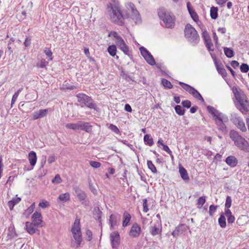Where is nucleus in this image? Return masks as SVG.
Listing matches in <instances>:
<instances>
[{"label": "nucleus", "instance_id": "obj_40", "mask_svg": "<svg viewBox=\"0 0 249 249\" xmlns=\"http://www.w3.org/2000/svg\"><path fill=\"white\" fill-rule=\"evenodd\" d=\"M147 164L148 168L151 171V172L153 173H157V170L154 164L153 163L152 161L148 160L147 161Z\"/></svg>", "mask_w": 249, "mask_h": 249}, {"label": "nucleus", "instance_id": "obj_58", "mask_svg": "<svg viewBox=\"0 0 249 249\" xmlns=\"http://www.w3.org/2000/svg\"><path fill=\"white\" fill-rule=\"evenodd\" d=\"M44 53L47 56H48L50 58V60H52L53 59V58L52 57V52L51 51V50H50L48 48H45V49L44 50Z\"/></svg>", "mask_w": 249, "mask_h": 249}, {"label": "nucleus", "instance_id": "obj_7", "mask_svg": "<svg viewBox=\"0 0 249 249\" xmlns=\"http://www.w3.org/2000/svg\"><path fill=\"white\" fill-rule=\"evenodd\" d=\"M76 97L77 98L78 102L80 103L81 104L83 105L90 109H93L95 110H97V106L91 97L83 93H78L76 95Z\"/></svg>", "mask_w": 249, "mask_h": 249}, {"label": "nucleus", "instance_id": "obj_50", "mask_svg": "<svg viewBox=\"0 0 249 249\" xmlns=\"http://www.w3.org/2000/svg\"><path fill=\"white\" fill-rule=\"evenodd\" d=\"M35 203H33L25 212V214L28 215L32 213L35 209Z\"/></svg>", "mask_w": 249, "mask_h": 249}, {"label": "nucleus", "instance_id": "obj_13", "mask_svg": "<svg viewBox=\"0 0 249 249\" xmlns=\"http://www.w3.org/2000/svg\"><path fill=\"white\" fill-rule=\"evenodd\" d=\"M187 226L185 224H180L175 228L171 234L174 237L177 238L183 234L187 231Z\"/></svg>", "mask_w": 249, "mask_h": 249}, {"label": "nucleus", "instance_id": "obj_27", "mask_svg": "<svg viewBox=\"0 0 249 249\" xmlns=\"http://www.w3.org/2000/svg\"><path fill=\"white\" fill-rule=\"evenodd\" d=\"M179 172L181 178L184 180H189V178L187 170L181 165L179 167Z\"/></svg>", "mask_w": 249, "mask_h": 249}, {"label": "nucleus", "instance_id": "obj_46", "mask_svg": "<svg viewBox=\"0 0 249 249\" xmlns=\"http://www.w3.org/2000/svg\"><path fill=\"white\" fill-rule=\"evenodd\" d=\"M240 71L241 72L246 73L249 71V66L246 63H243L240 66Z\"/></svg>", "mask_w": 249, "mask_h": 249}, {"label": "nucleus", "instance_id": "obj_10", "mask_svg": "<svg viewBox=\"0 0 249 249\" xmlns=\"http://www.w3.org/2000/svg\"><path fill=\"white\" fill-rule=\"evenodd\" d=\"M140 51L141 55L144 57L148 64L151 66H154L156 64V62L153 56L146 48L143 46L141 47L140 48Z\"/></svg>", "mask_w": 249, "mask_h": 249}, {"label": "nucleus", "instance_id": "obj_56", "mask_svg": "<svg viewBox=\"0 0 249 249\" xmlns=\"http://www.w3.org/2000/svg\"><path fill=\"white\" fill-rule=\"evenodd\" d=\"M62 179L59 174L55 175V177L52 179V182L54 184H57L61 182Z\"/></svg>", "mask_w": 249, "mask_h": 249}, {"label": "nucleus", "instance_id": "obj_36", "mask_svg": "<svg viewBox=\"0 0 249 249\" xmlns=\"http://www.w3.org/2000/svg\"><path fill=\"white\" fill-rule=\"evenodd\" d=\"M175 110L176 113L179 116H182L185 113V109H183L180 105L175 106Z\"/></svg>", "mask_w": 249, "mask_h": 249}, {"label": "nucleus", "instance_id": "obj_33", "mask_svg": "<svg viewBox=\"0 0 249 249\" xmlns=\"http://www.w3.org/2000/svg\"><path fill=\"white\" fill-rule=\"evenodd\" d=\"M218 223L221 228H225L226 226V218L223 213H221L218 218Z\"/></svg>", "mask_w": 249, "mask_h": 249}, {"label": "nucleus", "instance_id": "obj_28", "mask_svg": "<svg viewBox=\"0 0 249 249\" xmlns=\"http://www.w3.org/2000/svg\"><path fill=\"white\" fill-rule=\"evenodd\" d=\"M150 233L153 236H155L159 234H161V228L160 229L157 227L156 225H154L153 226H151L150 228Z\"/></svg>", "mask_w": 249, "mask_h": 249}, {"label": "nucleus", "instance_id": "obj_43", "mask_svg": "<svg viewBox=\"0 0 249 249\" xmlns=\"http://www.w3.org/2000/svg\"><path fill=\"white\" fill-rule=\"evenodd\" d=\"M218 206L211 205L209 207V213L211 216H213L214 213L216 212Z\"/></svg>", "mask_w": 249, "mask_h": 249}, {"label": "nucleus", "instance_id": "obj_25", "mask_svg": "<svg viewBox=\"0 0 249 249\" xmlns=\"http://www.w3.org/2000/svg\"><path fill=\"white\" fill-rule=\"evenodd\" d=\"M189 93L196 99L201 101L202 102H204V100L203 98L202 97L201 95L194 87L192 88V89Z\"/></svg>", "mask_w": 249, "mask_h": 249}, {"label": "nucleus", "instance_id": "obj_54", "mask_svg": "<svg viewBox=\"0 0 249 249\" xmlns=\"http://www.w3.org/2000/svg\"><path fill=\"white\" fill-rule=\"evenodd\" d=\"M89 164L91 166H92V167H93L94 168H99L101 165V164L100 162L96 161H93V160L90 161Z\"/></svg>", "mask_w": 249, "mask_h": 249}, {"label": "nucleus", "instance_id": "obj_17", "mask_svg": "<svg viewBox=\"0 0 249 249\" xmlns=\"http://www.w3.org/2000/svg\"><path fill=\"white\" fill-rule=\"evenodd\" d=\"M48 113V109H40L37 111L35 112L32 114L33 120H37L39 118L46 116Z\"/></svg>", "mask_w": 249, "mask_h": 249}, {"label": "nucleus", "instance_id": "obj_14", "mask_svg": "<svg viewBox=\"0 0 249 249\" xmlns=\"http://www.w3.org/2000/svg\"><path fill=\"white\" fill-rule=\"evenodd\" d=\"M40 213L36 212L34 213L32 216V222L33 224L37 227H42L43 222Z\"/></svg>", "mask_w": 249, "mask_h": 249}, {"label": "nucleus", "instance_id": "obj_38", "mask_svg": "<svg viewBox=\"0 0 249 249\" xmlns=\"http://www.w3.org/2000/svg\"><path fill=\"white\" fill-rule=\"evenodd\" d=\"M66 126L68 128L71 129L73 130H79V126H80L79 122H78L77 123H75V124H72V123L67 124L66 125Z\"/></svg>", "mask_w": 249, "mask_h": 249}, {"label": "nucleus", "instance_id": "obj_57", "mask_svg": "<svg viewBox=\"0 0 249 249\" xmlns=\"http://www.w3.org/2000/svg\"><path fill=\"white\" fill-rule=\"evenodd\" d=\"M149 209L148 208L147 200L146 198L143 199V211L147 213Z\"/></svg>", "mask_w": 249, "mask_h": 249}, {"label": "nucleus", "instance_id": "obj_11", "mask_svg": "<svg viewBox=\"0 0 249 249\" xmlns=\"http://www.w3.org/2000/svg\"><path fill=\"white\" fill-rule=\"evenodd\" d=\"M231 121L242 132L247 131V128L242 118L237 114H234L231 115Z\"/></svg>", "mask_w": 249, "mask_h": 249}, {"label": "nucleus", "instance_id": "obj_20", "mask_svg": "<svg viewBox=\"0 0 249 249\" xmlns=\"http://www.w3.org/2000/svg\"><path fill=\"white\" fill-rule=\"evenodd\" d=\"M225 162L231 167H234L237 164L238 160L235 156H229L226 159Z\"/></svg>", "mask_w": 249, "mask_h": 249}, {"label": "nucleus", "instance_id": "obj_51", "mask_svg": "<svg viewBox=\"0 0 249 249\" xmlns=\"http://www.w3.org/2000/svg\"><path fill=\"white\" fill-rule=\"evenodd\" d=\"M231 202L232 201L231 197L229 196H227L226 197V202L225 204V208H230L231 207Z\"/></svg>", "mask_w": 249, "mask_h": 249}, {"label": "nucleus", "instance_id": "obj_61", "mask_svg": "<svg viewBox=\"0 0 249 249\" xmlns=\"http://www.w3.org/2000/svg\"><path fill=\"white\" fill-rule=\"evenodd\" d=\"M228 224H232L234 222L235 217L233 215L227 217Z\"/></svg>", "mask_w": 249, "mask_h": 249}, {"label": "nucleus", "instance_id": "obj_44", "mask_svg": "<svg viewBox=\"0 0 249 249\" xmlns=\"http://www.w3.org/2000/svg\"><path fill=\"white\" fill-rule=\"evenodd\" d=\"M50 203L45 199H43L39 204V206L42 209H45L50 207Z\"/></svg>", "mask_w": 249, "mask_h": 249}, {"label": "nucleus", "instance_id": "obj_45", "mask_svg": "<svg viewBox=\"0 0 249 249\" xmlns=\"http://www.w3.org/2000/svg\"><path fill=\"white\" fill-rule=\"evenodd\" d=\"M207 50L210 52H213L214 51L213 45L212 42V40L208 42H204Z\"/></svg>", "mask_w": 249, "mask_h": 249}, {"label": "nucleus", "instance_id": "obj_19", "mask_svg": "<svg viewBox=\"0 0 249 249\" xmlns=\"http://www.w3.org/2000/svg\"><path fill=\"white\" fill-rule=\"evenodd\" d=\"M79 130L85 131L86 132L90 133L92 131V125L89 123L79 121Z\"/></svg>", "mask_w": 249, "mask_h": 249}, {"label": "nucleus", "instance_id": "obj_3", "mask_svg": "<svg viewBox=\"0 0 249 249\" xmlns=\"http://www.w3.org/2000/svg\"><path fill=\"white\" fill-rule=\"evenodd\" d=\"M71 231L74 239V241L71 242V246L73 248H79L83 241L79 219L76 218L75 219Z\"/></svg>", "mask_w": 249, "mask_h": 249}, {"label": "nucleus", "instance_id": "obj_47", "mask_svg": "<svg viewBox=\"0 0 249 249\" xmlns=\"http://www.w3.org/2000/svg\"><path fill=\"white\" fill-rule=\"evenodd\" d=\"M108 128L116 134H119L120 133V131L118 128L113 124H110L108 126Z\"/></svg>", "mask_w": 249, "mask_h": 249}, {"label": "nucleus", "instance_id": "obj_23", "mask_svg": "<svg viewBox=\"0 0 249 249\" xmlns=\"http://www.w3.org/2000/svg\"><path fill=\"white\" fill-rule=\"evenodd\" d=\"M103 213L99 209V207H96L93 210V216L94 218L98 221L99 225H102V219L101 216Z\"/></svg>", "mask_w": 249, "mask_h": 249}, {"label": "nucleus", "instance_id": "obj_32", "mask_svg": "<svg viewBox=\"0 0 249 249\" xmlns=\"http://www.w3.org/2000/svg\"><path fill=\"white\" fill-rule=\"evenodd\" d=\"M218 8L212 6L210 10V16L213 19H215L218 17Z\"/></svg>", "mask_w": 249, "mask_h": 249}, {"label": "nucleus", "instance_id": "obj_35", "mask_svg": "<svg viewBox=\"0 0 249 249\" xmlns=\"http://www.w3.org/2000/svg\"><path fill=\"white\" fill-rule=\"evenodd\" d=\"M107 52L111 56L116 55L117 48L115 45H110L107 48Z\"/></svg>", "mask_w": 249, "mask_h": 249}, {"label": "nucleus", "instance_id": "obj_41", "mask_svg": "<svg viewBox=\"0 0 249 249\" xmlns=\"http://www.w3.org/2000/svg\"><path fill=\"white\" fill-rule=\"evenodd\" d=\"M202 37L204 39V42L211 40V37L208 32L205 29L203 30Z\"/></svg>", "mask_w": 249, "mask_h": 249}, {"label": "nucleus", "instance_id": "obj_49", "mask_svg": "<svg viewBox=\"0 0 249 249\" xmlns=\"http://www.w3.org/2000/svg\"><path fill=\"white\" fill-rule=\"evenodd\" d=\"M89 188L91 192L94 194L96 195L97 194V191L96 188H95L94 186L93 185V184L91 182V180H89Z\"/></svg>", "mask_w": 249, "mask_h": 249}, {"label": "nucleus", "instance_id": "obj_5", "mask_svg": "<svg viewBox=\"0 0 249 249\" xmlns=\"http://www.w3.org/2000/svg\"><path fill=\"white\" fill-rule=\"evenodd\" d=\"M158 16L161 19L166 28H173L175 25V18L171 16L164 8L161 7L158 10Z\"/></svg>", "mask_w": 249, "mask_h": 249}, {"label": "nucleus", "instance_id": "obj_63", "mask_svg": "<svg viewBox=\"0 0 249 249\" xmlns=\"http://www.w3.org/2000/svg\"><path fill=\"white\" fill-rule=\"evenodd\" d=\"M162 146H163V150L166 151L168 154H171V153H172V151L167 145L162 143Z\"/></svg>", "mask_w": 249, "mask_h": 249}, {"label": "nucleus", "instance_id": "obj_24", "mask_svg": "<svg viewBox=\"0 0 249 249\" xmlns=\"http://www.w3.org/2000/svg\"><path fill=\"white\" fill-rule=\"evenodd\" d=\"M28 160L30 161V165L34 166L36 162L37 157L35 152L32 151L28 154Z\"/></svg>", "mask_w": 249, "mask_h": 249}, {"label": "nucleus", "instance_id": "obj_62", "mask_svg": "<svg viewBox=\"0 0 249 249\" xmlns=\"http://www.w3.org/2000/svg\"><path fill=\"white\" fill-rule=\"evenodd\" d=\"M31 38L29 37H26L24 42L25 47H28L31 45Z\"/></svg>", "mask_w": 249, "mask_h": 249}, {"label": "nucleus", "instance_id": "obj_2", "mask_svg": "<svg viewBox=\"0 0 249 249\" xmlns=\"http://www.w3.org/2000/svg\"><path fill=\"white\" fill-rule=\"evenodd\" d=\"M207 109L213 117L218 130L224 131H226L225 123L228 122V118L227 115L223 114L212 106H208Z\"/></svg>", "mask_w": 249, "mask_h": 249}, {"label": "nucleus", "instance_id": "obj_12", "mask_svg": "<svg viewBox=\"0 0 249 249\" xmlns=\"http://www.w3.org/2000/svg\"><path fill=\"white\" fill-rule=\"evenodd\" d=\"M110 240L113 249H117L120 243V236L118 231H114L110 234Z\"/></svg>", "mask_w": 249, "mask_h": 249}, {"label": "nucleus", "instance_id": "obj_53", "mask_svg": "<svg viewBox=\"0 0 249 249\" xmlns=\"http://www.w3.org/2000/svg\"><path fill=\"white\" fill-rule=\"evenodd\" d=\"M190 16L195 22H197L199 20L198 16L197 13L194 11L193 12H190Z\"/></svg>", "mask_w": 249, "mask_h": 249}, {"label": "nucleus", "instance_id": "obj_15", "mask_svg": "<svg viewBox=\"0 0 249 249\" xmlns=\"http://www.w3.org/2000/svg\"><path fill=\"white\" fill-rule=\"evenodd\" d=\"M121 215L116 214H111L109 216V223L110 225V228L111 230L114 229V226L117 224V222L120 220Z\"/></svg>", "mask_w": 249, "mask_h": 249}, {"label": "nucleus", "instance_id": "obj_1", "mask_svg": "<svg viewBox=\"0 0 249 249\" xmlns=\"http://www.w3.org/2000/svg\"><path fill=\"white\" fill-rule=\"evenodd\" d=\"M232 90L236 99L234 101L235 107L243 114H246L249 111V100L247 95L242 89L235 87Z\"/></svg>", "mask_w": 249, "mask_h": 249}, {"label": "nucleus", "instance_id": "obj_59", "mask_svg": "<svg viewBox=\"0 0 249 249\" xmlns=\"http://www.w3.org/2000/svg\"><path fill=\"white\" fill-rule=\"evenodd\" d=\"M122 73H123L122 76L123 77V78L126 80L127 81H129V80H131L132 81H134V80L132 79L130 75L125 74L124 71L122 72Z\"/></svg>", "mask_w": 249, "mask_h": 249}, {"label": "nucleus", "instance_id": "obj_16", "mask_svg": "<svg viewBox=\"0 0 249 249\" xmlns=\"http://www.w3.org/2000/svg\"><path fill=\"white\" fill-rule=\"evenodd\" d=\"M141 231V228L140 226L138 225V224L135 223L134 224L130 231L129 235L132 237H138Z\"/></svg>", "mask_w": 249, "mask_h": 249}, {"label": "nucleus", "instance_id": "obj_26", "mask_svg": "<svg viewBox=\"0 0 249 249\" xmlns=\"http://www.w3.org/2000/svg\"><path fill=\"white\" fill-rule=\"evenodd\" d=\"M130 214L127 212L125 211L123 214V226L124 227H126L128 225L131 219Z\"/></svg>", "mask_w": 249, "mask_h": 249}, {"label": "nucleus", "instance_id": "obj_9", "mask_svg": "<svg viewBox=\"0 0 249 249\" xmlns=\"http://www.w3.org/2000/svg\"><path fill=\"white\" fill-rule=\"evenodd\" d=\"M108 37L113 36L116 39V43L119 49L122 51L124 53L129 55V51L128 46L125 44L123 38L115 31H111L108 35Z\"/></svg>", "mask_w": 249, "mask_h": 249}, {"label": "nucleus", "instance_id": "obj_29", "mask_svg": "<svg viewBox=\"0 0 249 249\" xmlns=\"http://www.w3.org/2000/svg\"><path fill=\"white\" fill-rule=\"evenodd\" d=\"M21 201L20 197L13 198L8 203V205L11 210H12L15 205L18 204Z\"/></svg>", "mask_w": 249, "mask_h": 249}, {"label": "nucleus", "instance_id": "obj_42", "mask_svg": "<svg viewBox=\"0 0 249 249\" xmlns=\"http://www.w3.org/2000/svg\"><path fill=\"white\" fill-rule=\"evenodd\" d=\"M179 85L186 91L189 92L193 87L182 82H179Z\"/></svg>", "mask_w": 249, "mask_h": 249}, {"label": "nucleus", "instance_id": "obj_8", "mask_svg": "<svg viewBox=\"0 0 249 249\" xmlns=\"http://www.w3.org/2000/svg\"><path fill=\"white\" fill-rule=\"evenodd\" d=\"M111 10L112 12L110 15L111 21L118 25H124V17L122 14L120 8L117 6H112L111 5Z\"/></svg>", "mask_w": 249, "mask_h": 249}, {"label": "nucleus", "instance_id": "obj_31", "mask_svg": "<svg viewBox=\"0 0 249 249\" xmlns=\"http://www.w3.org/2000/svg\"><path fill=\"white\" fill-rule=\"evenodd\" d=\"M143 140L145 144L149 146H152L154 144L153 139L149 134L145 135Z\"/></svg>", "mask_w": 249, "mask_h": 249}, {"label": "nucleus", "instance_id": "obj_22", "mask_svg": "<svg viewBox=\"0 0 249 249\" xmlns=\"http://www.w3.org/2000/svg\"><path fill=\"white\" fill-rule=\"evenodd\" d=\"M131 15L130 18L134 20H135L136 23L141 22L142 21L141 18L140 17V15L139 14V11L136 9V8L132 9L131 11Z\"/></svg>", "mask_w": 249, "mask_h": 249}, {"label": "nucleus", "instance_id": "obj_4", "mask_svg": "<svg viewBox=\"0 0 249 249\" xmlns=\"http://www.w3.org/2000/svg\"><path fill=\"white\" fill-rule=\"evenodd\" d=\"M230 138L234 142L235 145L240 150L246 152L249 151L248 142L234 130H231L230 133Z\"/></svg>", "mask_w": 249, "mask_h": 249}, {"label": "nucleus", "instance_id": "obj_48", "mask_svg": "<svg viewBox=\"0 0 249 249\" xmlns=\"http://www.w3.org/2000/svg\"><path fill=\"white\" fill-rule=\"evenodd\" d=\"M48 62L44 59H42L40 62L37 65V67L40 68H46Z\"/></svg>", "mask_w": 249, "mask_h": 249}, {"label": "nucleus", "instance_id": "obj_18", "mask_svg": "<svg viewBox=\"0 0 249 249\" xmlns=\"http://www.w3.org/2000/svg\"><path fill=\"white\" fill-rule=\"evenodd\" d=\"M74 190L75 191V194L80 201H83L86 199L87 196L85 192L81 190L77 186L74 187Z\"/></svg>", "mask_w": 249, "mask_h": 249}, {"label": "nucleus", "instance_id": "obj_52", "mask_svg": "<svg viewBox=\"0 0 249 249\" xmlns=\"http://www.w3.org/2000/svg\"><path fill=\"white\" fill-rule=\"evenodd\" d=\"M86 235L87 236V240L90 241L92 239V232L89 230L87 229L86 231Z\"/></svg>", "mask_w": 249, "mask_h": 249}, {"label": "nucleus", "instance_id": "obj_30", "mask_svg": "<svg viewBox=\"0 0 249 249\" xmlns=\"http://www.w3.org/2000/svg\"><path fill=\"white\" fill-rule=\"evenodd\" d=\"M216 67L218 72L223 77H226L227 76V71L222 64L221 66L216 64Z\"/></svg>", "mask_w": 249, "mask_h": 249}, {"label": "nucleus", "instance_id": "obj_34", "mask_svg": "<svg viewBox=\"0 0 249 249\" xmlns=\"http://www.w3.org/2000/svg\"><path fill=\"white\" fill-rule=\"evenodd\" d=\"M224 51L225 54L227 57L231 58L233 57L234 55V52L233 49H232L231 48L224 47Z\"/></svg>", "mask_w": 249, "mask_h": 249}, {"label": "nucleus", "instance_id": "obj_64", "mask_svg": "<svg viewBox=\"0 0 249 249\" xmlns=\"http://www.w3.org/2000/svg\"><path fill=\"white\" fill-rule=\"evenodd\" d=\"M70 199V194L68 193L63 194V202H67Z\"/></svg>", "mask_w": 249, "mask_h": 249}, {"label": "nucleus", "instance_id": "obj_6", "mask_svg": "<svg viewBox=\"0 0 249 249\" xmlns=\"http://www.w3.org/2000/svg\"><path fill=\"white\" fill-rule=\"evenodd\" d=\"M185 37L193 45H196L199 41V36L195 28L190 24H187L184 29Z\"/></svg>", "mask_w": 249, "mask_h": 249}, {"label": "nucleus", "instance_id": "obj_21", "mask_svg": "<svg viewBox=\"0 0 249 249\" xmlns=\"http://www.w3.org/2000/svg\"><path fill=\"white\" fill-rule=\"evenodd\" d=\"M25 226L27 231L31 235L34 234L37 230V228L38 227L33 224V222H26L25 223Z\"/></svg>", "mask_w": 249, "mask_h": 249}, {"label": "nucleus", "instance_id": "obj_37", "mask_svg": "<svg viewBox=\"0 0 249 249\" xmlns=\"http://www.w3.org/2000/svg\"><path fill=\"white\" fill-rule=\"evenodd\" d=\"M161 84L165 88H167L168 89H171L173 88V86L171 83L169 81L165 78L161 79Z\"/></svg>", "mask_w": 249, "mask_h": 249}, {"label": "nucleus", "instance_id": "obj_55", "mask_svg": "<svg viewBox=\"0 0 249 249\" xmlns=\"http://www.w3.org/2000/svg\"><path fill=\"white\" fill-rule=\"evenodd\" d=\"M181 104L183 107L189 108L191 107V102L188 100L182 101Z\"/></svg>", "mask_w": 249, "mask_h": 249}, {"label": "nucleus", "instance_id": "obj_60", "mask_svg": "<svg viewBox=\"0 0 249 249\" xmlns=\"http://www.w3.org/2000/svg\"><path fill=\"white\" fill-rule=\"evenodd\" d=\"M126 7L128 10H130V12L135 8L134 4L131 2H128Z\"/></svg>", "mask_w": 249, "mask_h": 249}, {"label": "nucleus", "instance_id": "obj_39", "mask_svg": "<svg viewBox=\"0 0 249 249\" xmlns=\"http://www.w3.org/2000/svg\"><path fill=\"white\" fill-rule=\"evenodd\" d=\"M206 202V196H202L197 199V205L198 208H201Z\"/></svg>", "mask_w": 249, "mask_h": 249}]
</instances>
